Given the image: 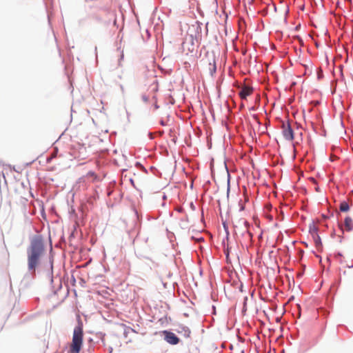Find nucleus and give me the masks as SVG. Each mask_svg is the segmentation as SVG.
Here are the masks:
<instances>
[{"mask_svg":"<svg viewBox=\"0 0 353 353\" xmlns=\"http://www.w3.org/2000/svg\"><path fill=\"white\" fill-rule=\"evenodd\" d=\"M165 340L171 345H176L179 343V339L175 334L169 331H163Z\"/></svg>","mask_w":353,"mask_h":353,"instance_id":"39448f33","label":"nucleus"},{"mask_svg":"<svg viewBox=\"0 0 353 353\" xmlns=\"http://www.w3.org/2000/svg\"><path fill=\"white\" fill-rule=\"evenodd\" d=\"M253 92V89L249 86H244L241 88L239 96L242 99H245L247 97L251 95Z\"/></svg>","mask_w":353,"mask_h":353,"instance_id":"423d86ee","label":"nucleus"},{"mask_svg":"<svg viewBox=\"0 0 353 353\" xmlns=\"http://www.w3.org/2000/svg\"><path fill=\"white\" fill-rule=\"evenodd\" d=\"M143 181V177L140 178V181L141 182Z\"/></svg>","mask_w":353,"mask_h":353,"instance_id":"a211bd4d","label":"nucleus"},{"mask_svg":"<svg viewBox=\"0 0 353 353\" xmlns=\"http://www.w3.org/2000/svg\"><path fill=\"white\" fill-rule=\"evenodd\" d=\"M314 242H315V244H316V246L317 248L321 246V239L320 237L317 235V234H316V236H314Z\"/></svg>","mask_w":353,"mask_h":353,"instance_id":"1a4fd4ad","label":"nucleus"},{"mask_svg":"<svg viewBox=\"0 0 353 353\" xmlns=\"http://www.w3.org/2000/svg\"><path fill=\"white\" fill-rule=\"evenodd\" d=\"M44 252L45 248L42 238L40 236H34L31 239L30 244L27 249L28 268L30 271L35 272Z\"/></svg>","mask_w":353,"mask_h":353,"instance_id":"f257e3e1","label":"nucleus"},{"mask_svg":"<svg viewBox=\"0 0 353 353\" xmlns=\"http://www.w3.org/2000/svg\"><path fill=\"white\" fill-rule=\"evenodd\" d=\"M244 223H245V227L248 228V226L249 225L248 221H245Z\"/></svg>","mask_w":353,"mask_h":353,"instance_id":"4468645a","label":"nucleus"},{"mask_svg":"<svg viewBox=\"0 0 353 353\" xmlns=\"http://www.w3.org/2000/svg\"><path fill=\"white\" fill-rule=\"evenodd\" d=\"M141 98H142V100H143L145 103H147V102L149 101V98H148V97H147V96H146V95H145V94L142 95Z\"/></svg>","mask_w":353,"mask_h":353,"instance_id":"9d476101","label":"nucleus"},{"mask_svg":"<svg viewBox=\"0 0 353 353\" xmlns=\"http://www.w3.org/2000/svg\"><path fill=\"white\" fill-rule=\"evenodd\" d=\"M230 185L229 183H228V188H227V193H228V197H229V193H230Z\"/></svg>","mask_w":353,"mask_h":353,"instance_id":"f8f14e48","label":"nucleus"},{"mask_svg":"<svg viewBox=\"0 0 353 353\" xmlns=\"http://www.w3.org/2000/svg\"><path fill=\"white\" fill-rule=\"evenodd\" d=\"M137 166L138 168H141V169H143V174H144V175H146L147 172H146V170L143 168V167L142 165H137Z\"/></svg>","mask_w":353,"mask_h":353,"instance_id":"9b49d317","label":"nucleus"},{"mask_svg":"<svg viewBox=\"0 0 353 353\" xmlns=\"http://www.w3.org/2000/svg\"><path fill=\"white\" fill-rule=\"evenodd\" d=\"M83 342L82 325L76 326L73 331L72 340L70 346V353H79Z\"/></svg>","mask_w":353,"mask_h":353,"instance_id":"f03ea898","label":"nucleus"},{"mask_svg":"<svg viewBox=\"0 0 353 353\" xmlns=\"http://www.w3.org/2000/svg\"><path fill=\"white\" fill-rule=\"evenodd\" d=\"M350 209L349 205L346 202H342L340 205V210L342 212H347Z\"/></svg>","mask_w":353,"mask_h":353,"instance_id":"6e6552de","label":"nucleus"},{"mask_svg":"<svg viewBox=\"0 0 353 353\" xmlns=\"http://www.w3.org/2000/svg\"><path fill=\"white\" fill-rule=\"evenodd\" d=\"M344 225L347 231L352 230L353 228V221L352 218H350V216H346L344 221Z\"/></svg>","mask_w":353,"mask_h":353,"instance_id":"0eeeda50","label":"nucleus"},{"mask_svg":"<svg viewBox=\"0 0 353 353\" xmlns=\"http://www.w3.org/2000/svg\"><path fill=\"white\" fill-rule=\"evenodd\" d=\"M241 210H243V209H244V207H243V206H241Z\"/></svg>","mask_w":353,"mask_h":353,"instance_id":"aec40b11","label":"nucleus"},{"mask_svg":"<svg viewBox=\"0 0 353 353\" xmlns=\"http://www.w3.org/2000/svg\"><path fill=\"white\" fill-rule=\"evenodd\" d=\"M265 207H266L268 210H270V209H271V208H272V205H271V204H270V203H268V204H267V205H265Z\"/></svg>","mask_w":353,"mask_h":353,"instance_id":"ddd939ff","label":"nucleus"},{"mask_svg":"<svg viewBox=\"0 0 353 353\" xmlns=\"http://www.w3.org/2000/svg\"><path fill=\"white\" fill-rule=\"evenodd\" d=\"M203 65L205 68V70L209 72H210L211 74L214 73L216 72V63L215 60L213 59L212 62H209V54H207L206 59L203 61Z\"/></svg>","mask_w":353,"mask_h":353,"instance_id":"20e7f679","label":"nucleus"},{"mask_svg":"<svg viewBox=\"0 0 353 353\" xmlns=\"http://www.w3.org/2000/svg\"><path fill=\"white\" fill-rule=\"evenodd\" d=\"M282 134L285 139L292 141L294 139V132L288 121L282 123Z\"/></svg>","mask_w":353,"mask_h":353,"instance_id":"7ed1b4c3","label":"nucleus"},{"mask_svg":"<svg viewBox=\"0 0 353 353\" xmlns=\"http://www.w3.org/2000/svg\"><path fill=\"white\" fill-rule=\"evenodd\" d=\"M311 180L312 181V182H313L314 184H316V181H315V179H313V178H312V179H311Z\"/></svg>","mask_w":353,"mask_h":353,"instance_id":"2eb2a0df","label":"nucleus"},{"mask_svg":"<svg viewBox=\"0 0 353 353\" xmlns=\"http://www.w3.org/2000/svg\"><path fill=\"white\" fill-rule=\"evenodd\" d=\"M315 190H316V191H319V186H315Z\"/></svg>","mask_w":353,"mask_h":353,"instance_id":"dca6fc26","label":"nucleus"},{"mask_svg":"<svg viewBox=\"0 0 353 353\" xmlns=\"http://www.w3.org/2000/svg\"><path fill=\"white\" fill-rule=\"evenodd\" d=\"M130 181H131L132 184H133V185H134V183H133V180H132V179H130Z\"/></svg>","mask_w":353,"mask_h":353,"instance_id":"6ab92c4d","label":"nucleus"},{"mask_svg":"<svg viewBox=\"0 0 353 353\" xmlns=\"http://www.w3.org/2000/svg\"><path fill=\"white\" fill-rule=\"evenodd\" d=\"M163 199H166V196H165V195H163Z\"/></svg>","mask_w":353,"mask_h":353,"instance_id":"f3484780","label":"nucleus"}]
</instances>
